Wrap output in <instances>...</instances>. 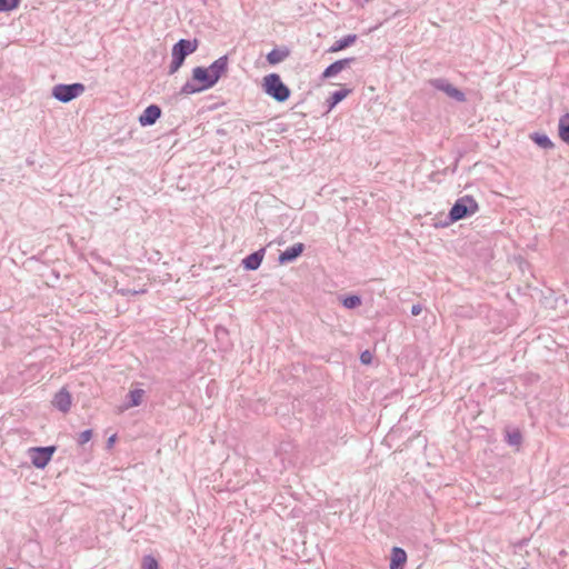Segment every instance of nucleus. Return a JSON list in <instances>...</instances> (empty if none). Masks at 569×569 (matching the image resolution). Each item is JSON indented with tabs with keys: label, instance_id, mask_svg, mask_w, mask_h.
<instances>
[{
	"label": "nucleus",
	"instance_id": "nucleus-27",
	"mask_svg": "<svg viewBox=\"0 0 569 569\" xmlns=\"http://www.w3.org/2000/svg\"><path fill=\"white\" fill-rule=\"evenodd\" d=\"M421 310H422V306L419 303L412 305V307H411V313L413 316H418L421 312Z\"/></svg>",
	"mask_w": 569,
	"mask_h": 569
},
{
	"label": "nucleus",
	"instance_id": "nucleus-2",
	"mask_svg": "<svg viewBox=\"0 0 569 569\" xmlns=\"http://www.w3.org/2000/svg\"><path fill=\"white\" fill-rule=\"evenodd\" d=\"M199 46L198 39H180L178 40L171 50V63L169 66L168 73L174 74L183 64L186 58L197 51Z\"/></svg>",
	"mask_w": 569,
	"mask_h": 569
},
{
	"label": "nucleus",
	"instance_id": "nucleus-26",
	"mask_svg": "<svg viewBox=\"0 0 569 569\" xmlns=\"http://www.w3.org/2000/svg\"><path fill=\"white\" fill-rule=\"evenodd\" d=\"M118 292L122 296L137 295L139 291L121 288Z\"/></svg>",
	"mask_w": 569,
	"mask_h": 569
},
{
	"label": "nucleus",
	"instance_id": "nucleus-9",
	"mask_svg": "<svg viewBox=\"0 0 569 569\" xmlns=\"http://www.w3.org/2000/svg\"><path fill=\"white\" fill-rule=\"evenodd\" d=\"M305 244L302 242H297L291 247L287 248L284 251H281L278 257V262L280 264H287L297 260L305 251Z\"/></svg>",
	"mask_w": 569,
	"mask_h": 569
},
{
	"label": "nucleus",
	"instance_id": "nucleus-17",
	"mask_svg": "<svg viewBox=\"0 0 569 569\" xmlns=\"http://www.w3.org/2000/svg\"><path fill=\"white\" fill-rule=\"evenodd\" d=\"M144 396V390L142 389H132L127 395L126 408L138 407L142 402V398Z\"/></svg>",
	"mask_w": 569,
	"mask_h": 569
},
{
	"label": "nucleus",
	"instance_id": "nucleus-15",
	"mask_svg": "<svg viewBox=\"0 0 569 569\" xmlns=\"http://www.w3.org/2000/svg\"><path fill=\"white\" fill-rule=\"evenodd\" d=\"M351 89L342 88L333 91L330 97L326 100V104L328 110H332L338 103H340L345 98H347L351 93Z\"/></svg>",
	"mask_w": 569,
	"mask_h": 569
},
{
	"label": "nucleus",
	"instance_id": "nucleus-7",
	"mask_svg": "<svg viewBox=\"0 0 569 569\" xmlns=\"http://www.w3.org/2000/svg\"><path fill=\"white\" fill-rule=\"evenodd\" d=\"M429 83L437 90L442 91L448 98L455 101H466V94L460 89L456 88L452 83H450L447 79L438 78L429 80Z\"/></svg>",
	"mask_w": 569,
	"mask_h": 569
},
{
	"label": "nucleus",
	"instance_id": "nucleus-8",
	"mask_svg": "<svg viewBox=\"0 0 569 569\" xmlns=\"http://www.w3.org/2000/svg\"><path fill=\"white\" fill-rule=\"evenodd\" d=\"M162 110L158 104L148 106L143 112L139 116L138 121L142 127H149L157 122L161 117Z\"/></svg>",
	"mask_w": 569,
	"mask_h": 569
},
{
	"label": "nucleus",
	"instance_id": "nucleus-30",
	"mask_svg": "<svg viewBox=\"0 0 569 569\" xmlns=\"http://www.w3.org/2000/svg\"><path fill=\"white\" fill-rule=\"evenodd\" d=\"M7 569H14V568H12V567H9V568H7Z\"/></svg>",
	"mask_w": 569,
	"mask_h": 569
},
{
	"label": "nucleus",
	"instance_id": "nucleus-5",
	"mask_svg": "<svg viewBox=\"0 0 569 569\" xmlns=\"http://www.w3.org/2000/svg\"><path fill=\"white\" fill-rule=\"evenodd\" d=\"M86 91V87L83 83L74 82V83H59L52 88V97L63 103H68L76 98L80 97Z\"/></svg>",
	"mask_w": 569,
	"mask_h": 569
},
{
	"label": "nucleus",
	"instance_id": "nucleus-14",
	"mask_svg": "<svg viewBox=\"0 0 569 569\" xmlns=\"http://www.w3.org/2000/svg\"><path fill=\"white\" fill-rule=\"evenodd\" d=\"M407 561V552L400 547L391 549L389 569H403Z\"/></svg>",
	"mask_w": 569,
	"mask_h": 569
},
{
	"label": "nucleus",
	"instance_id": "nucleus-28",
	"mask_svg": "<svg viewBox=\"0 0 569 569\" xmlns=\"http://www.w3.org/2000/svg\"><path fill=\"white\" fill-rule=\"evenodd\" d=\"M116 439H117V436H116V435L110 436V437L108 438V440H107V447H108V448H111V447L114 445Z\"/></svg>",
	"mask_w": 569,
	"mask_h": 569
},
{
	"label": "nucleus",
	"instance_id": "nucleus-20",
	"mask_svg": "<svg viewBox=\"0 0 569 569\" xmlns=\"http://www.w3.org/2000/svg\"><path fill=\"white\" fill-rule=\"evenodd\" d=\"M340 301H341V305L346 309H351V310L360 307L362 303L361 297L359 295H355V293L343 296L340 299Z\"/></svg>",
	"mask_w": 569,
	"mask_h": 569
},
{
	"label": "nucleus",
	"instance_id": "nucleus-10",
	"mask_svg": "<svg viewBox=\"0 0 569 569\" xmlns=\"http://www.w3.org/2000/svg\"><path fill=\"white\" fill-rule=\"evenodd\" d=\"M355 61H356V58H353V57L339 59V60L332 62L331 64H329L323 70L321 77L323 79L332 78V77L337 76L339 72H341L342 70H345L346 68H348Z\"/></svg>",
	"mask_w": 569,
	"mask_h": 569
},
{
	"label": "nucleus",
	"instance_id": "nucleus-11",
	"mask_svg": "<svg viewBox=\"0 0 569 569\" xmlns=\"http://www.w3.org/2000/svg\"><path fill=\"white\" fill-rule=\"evenodd\" d=\"M266 253L264 248H260L257 251H253L252 253L248 254L246 258L242 259L241 266L247 271H254L257 270L263 260Z\"/></svg>",
	"mask_w": 569,
	"mask_h": 569
},
{
	"label": "nucleus",
	"instance_id": "nucleus-4",
	"mask_svg": "<svg viewBox=\"0 0 569 569\" xmlns=\"http://www.w3.org/2000/svg\"><path fill=\"white\" fill-rule=\"evenodd\" d=\"M479 210L477 201L471 196H463L456 200L449 211L448 219L456 222L475 214Z\"/></svg>",
	"mask_w": 569,
	"mask_h": 569
},
{
	"label": "nucleus",
	"instance_id": "nucleus-3",
	"mask_svg": "<svg viewBox=\"0 0 569 569\" xmlns=\"http://www.w3.org/2000/svg\"><path fill=\"white\" fill-rule=\"evenodd\" d=\"M262 90L277 102H286L291 94L290 88L281 80L278 73H269L262 79Z\"/></svg>",
	"mask_w": 569,
	"mask_h": 569
},
{
	"label": "nucleus",
	"instance_id": "nucleus-6",
	"mask_svg": "<svg viewBox=\"0 0 569 569\" xmlns=\"http://www.w3.org/2000/svg\"><path fill=\"white\" fill-rule=\"evenodd\" d=\"M57 448L54 446L32 447L29 449V456L32 465L38 469H43L52 459Z\"/></svg>",
	"mask_w": 569,
	"mask_h": 569
},
{
	"label": "nucleus",
	"instance_id": "nucleus-24",
	"mask_svg": "<svg viewBox=\"0 0 569 569\" xmlns=\"http://www.w3.org/2000/svg\"><path fill=\"white\" fill-rule=\"evenodd\" d=\"M92 435H93V432H92V430H91V429L83 430V431H82V432H80V435H79L78 443H79L80 446H82V445L87 443L88 441H90V440H91Z\"/></svg>",
	"mask_w": 569,
	"mask_h": 569
},
{
	"label": "nucleus",
	"instance_id": "nucleus-16",
	"mask_svg": "<svg viewBox=\"0 0 569 569\" xmlns=\"http://www.w3.org/2000/svg\"><path fill=\"white\" fill-rule=\"evenodd\" d=\"M357 34L355 33H350V34H347L345 37H342L341 39L337 40L330 48H329V52H338V51H341L350 46H352L356 41H357Z\"/></svg>",
	"mask_w": 569,
	"mask_h": 569
},
{
	"label": "nucleus",
	"instance_id": "nucleus-21",
	"mask_svg": "<svg viewBox=\"0 0 569 569\" xmlns=\"http://www.w3.org/2000/svg\"><path fill=\"white\" fill-rule=\"evenodd\" d=\"M507 442L512 447H519L522 442V435L518 429L507 431Z\"/></svg>",
	"mask_w": 569,
	"mask_h": 569
},
{
	"label": "nucleus",
	"instance_id": "nucleus-12",
	"mask_svg": "<svg viewBox=\"0 0 569 569\" xmlns=\"http://www.w3.org/2000/svg\"><path fill=\"white\" fill-rule=\"evenodd\" d=\"M71 393L66 389H60L53 397L52 405L61 412L66 413L71 408Z\"/></svg>",
	"mask_w": 569,
	"mask_h": 569
},
{
	"label": "nucleus",
	"instance_id": "nucleus-22",
	"mask_svg": "<svg viewBox=\"0 0 569 569\" xmlns=\"http://www.w3.org/2000/svg\"><path fill=\"white\" fill-rule=\"evenodd\" d=\"M142 569H159V562L152 555H146L142 557L141 561Z\"/></svg>",
	"mask_w": 569,
	"mask_h": 569
},
{
	"label": "nucleus",
	"instance_id": "nucleus-1",
	"mask_svg": "<svg viewBox=\"0 0 569 569\" xmlns=\"http://www.w3.org/2000/svg\"><path fill=\"white\" fill-rule=\"evenodd\" d=\"M228 56L224 54L214 60L209 67H196L192 69L191 80L180 89V94H193L214 87L228 71Z\"/></svg>",
	"mask_w": 569,
	"mask_h": 569
},
{
	"label": "nucleus",
	"instance_id": "nucleus-18",
	"mask_svg": "<svg viewBox=\"0 0 569 569\" xmlns=\"http://www.w3.org/2000/svg\"><path fill=\"white\" fill-rule=\"evenodd\" d=\"M558 131L560 139L569 144V113H565L560 117Z\"/></svg>",
	"mask_w": 569,
	"mask_h": 569
},
{
	"label": "nucleus",
	"instance_id": "nucleus-23",
	"mask_svg": "<svg viewBox=\"0 0 569 569\" xmlns=\"http://www.w3.org/2000/svg\"><path fill=\"white\" fill-rule=\"evenodd\" d=\"M21 0H0V12H9L19 8Z\"/></svg>",
	"mask_w": 569,
	"mask_h": 569
},
{
	"label": "nucleus",
	"instance_id": "nucleus-25",
	"mask_svg": "<svg viewBox=\"0 0 569 569\" xmlns=\"http://www.w3.org/2000/svg\"><path fill=\"white\" fill-rule=\"evenodd\" d=\"M360 362L362 365H370L372 362V353L369 350H365L360 353Z\"/></svg>",
	"mask_w": 569,
	"mask_h": 569
},
{
	"label": "nucleus",
	"instance_id": "nucleus-19",
	"mask_svg": "<svg viewBox=\"0 0 569 569\" xmlns=\"http://www.w3.org/2000/svg\"><path fill=\"white\" fill-rule=\"evenodd\" d=\"M530 139L540 148L542 149H552L553 142L550 140V138L545 133L533 132L530 134Z\"/></svg>",
	"mask_w": 569,
	"mask_h": 569
},
{
	"label": "nucleus",
	"instance_id": "nucleus-29",
	"mask_svg": "<svg viewBox=\"0 0 569 569\" xmlns=\"http://www.w3.org/2000/svg\"><path fill=\"white\" fill-rule=\"evenodd\" d=\"M365 2H369L370 0H363Z\"/></svg>",
	"mask_w": 569,
	"mask_h": 569
},
{
	"label": "nucleus",
	"instance_id": "nucleus-13",
	"mask_svg": "<svg viewBox=\"0 0 569 569\" xmlns=\"http://www.w3.org/2000/svg\"><path fill=\"white\" fill-rule=\"evenodd\" d=\"M289 56L290 49L283 46L280 48H273L270 52H268L266 56V60L270 66H276L286 60Z\"/></svg>",
	"mask_w": 569,
	"mask_h": 569
}]
</instances>
